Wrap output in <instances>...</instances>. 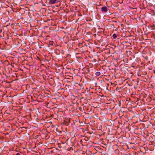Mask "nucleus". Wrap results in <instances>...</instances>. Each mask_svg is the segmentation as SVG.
<instances>
[{
  "label": "nucleus",
  "instance_id": "1",
  "mask_svg": "<svg viewBox=\"0 0 155 155\" xmlns=\"http://www.w3.org/2000/svg\"><path fill=\"white\" fill-rule=\"evenodd\" d=\"M108 11L107 8L105 6H103L101 8V12H106Z\"/></svg>",
  "mask_w": 155,
  "mask_h": 155
},
{
  "label": "nucleus",
  "instance_id": "2",
  "mask_svg": "<svg viewBox=\"0 0 155 155\" xmlns=\"http://www.w3.org/2000/svg\"><path fill=\"white\" fill-rule=\"evenodd\" d=\"M57 2V0H50L49 2L52 4L56 3Z\"/></svg>",
  "mask_w": 155,
  "mask_h": 155
},
{
  "label": "nucleus",
  "instance_id": "3",
  "mask_svg": "<svg viewBox=\"0 0 155 155\" xmlns=\"http://www.w3.org/2000/svg\"><path fill=\"white\" fill-rule=\"evenodd\" d=\"M100 74L101 73L100 72H97L95 73V75L97 76H99Z\"/></svg>",
  "mask_w": 155,
  "mask_h": 155
},
{
  "label": "nucleus",
  "instance_id": "4",
  "mask_svg": "<svg viewBox=\"0 0 155 155\" xmlns=\"http://www.w3.org/2000/svg\"><path fill=\"white\" fill-rule=\"evenodd\" d=\"M112 37L113 38L115 39L117 37V36L116 34H114L113 35Z\"/></svg>",
  "mask_w": 155,
  "mask_h": 155
},
{
  "label": "nucleus",
  "instance_id": "5",
  "mask_svg": "<svg viewBox=\"0 0 155 155\" xmlns=\"http://www.w3.org/2000/svg\"><path fill=\"white\" fill-rule=\"evenodd\" d=\"M53 42L52 41H50L49 42V45H53Z\"/></svg>",
  "mask_w": 155,
  "mask_h": 155
},
{
  "label": "nucleus",
  "instance_id": "6",
  "mask_svg": "<svg viewBox=\"0 0 155 155\" xmlns=\"http://www.w3.org/2000/svg\"><path fill=\"white\" fill-rule=\"evenodd\" d=\"M15 155H20V154L19 153H17Z\"/></svg>",
  "mask_w": 155,
  "mask_h": 155
}]
</instances>
